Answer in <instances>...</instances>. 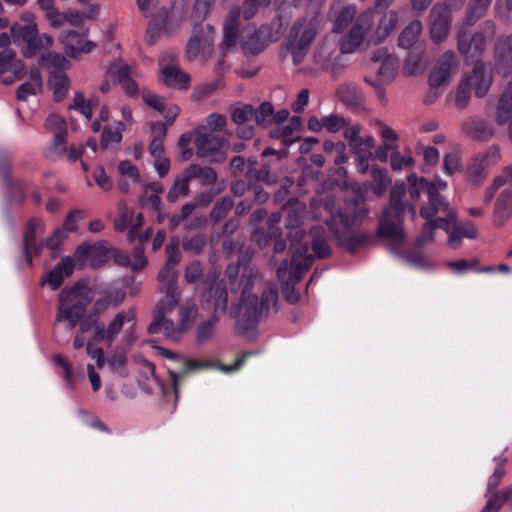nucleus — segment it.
Instances as JSON below:
<instances>
[{
    "label": "nucleus",
    "instance_id": "nucleus-56",
    "mask_svg": "<svg viewBox=\"0 0 512 512\" xmlns=\"http://www.w3.org/2000/svg\"><path fill=\"white\" fill-rule=\"evenodd\" d=\"M66 227L67 226H62V227L57 228L53 232V234L49 238H47V240L45 242V246L48 249L56 250L63 243V241L67 238V235L69 232L76 231L77 226H68V229Z\"/></svg>",
    "mask_w": 512,
    "mask_h": 512
},
{
    "label": "nucleus",
    "instance_id": "nucleus-54",
    "mask_svg": "<svg viewBox=\"0 0 512 512\" xmlns=\"http://www.w3.org/2000/svg\"><path fill=\"white\" fill-rule=\"evenodd\" d=\"M371 175L373 180L376 182V185L371 187L373 192L379 196L383 195L391 183V179L387 174V170L378 167H372Z\"/></svg>",
    "mask_w": 512,
    "mask_h": 512
},
{
    "label": "nucleus",
    "instance_id": "nucleus-34",
    "mask_svg": "<svg viewBox=\"0 0 512 512\" xmlns=\"http://www.w3.org/2000/svg\"><path fill=\"white\" fill-rule=\"evenodd\" d=\"M333 179H328L323 181L322 188L327 189L331 186H337L341 190H356L357 187H364L366 184H359L355 181H352L348 176V171L344 167L335 168L332 171Z\"/></svg>",
    "mask_w": 512,
    "mask_h": 512
},
{
    "label": "nucleus",
    "instance_id": "nucleus-10",
    "mask_svg": "<svg viewBox=\"0 0 512 512\" xmlns=\"http://www.w3.org/2000/svg\"><path fill=\"white\" fill-rule=\"evenodd\" d=\"M14 43L23 41L26 45L22 49V54L26 58L34 57L44 48H49L53 43V38L48 34L40 35L37 25H21L13 23L10 27Z\"/></svg>",
    "mask_w": 512,
    "mask_h": 512
},
{
    "label": "nucleus",
    "instance_id": "nucleus-59",
    "mask_svg": "<svg viewBox=\"0 0 512 512\" xmlns=\"http://www.w3.org/2000/svg\"><path fill=\"white\" fill-rule=\"evenodd\" d=\"M471 89L467 81L462 80L459 83L455 95V105L457 109L463 110L467 107L471 98Z\"/></svg>",
    "mask_w": 512,
    "mask_h": 512
},
{
    "label": "nucleus",
    "instance_id": "nucleus-9",
    "mask_svg": "<svg viewBox=\"0 0 512 512\" xmlns=\"http://www.w3.org/2000/svg\"><path fill=\"white\" fill-rule=\"evenodd\" d=\"M194 133L197 157L208 159L210 163H222L226 160V153L221 151L228 144L226 138L213 133L207 127H197Z\"/></svg>",
    "mask_w": 512,
    "mask_h": 512
},
{
    "label": "nucleus",
    "instance_id": "nucleus-38",
    "mask_svg": "<svg viewBox=\"0 0 512 512\" xmlns=\"http://www.w3.org/2000/svg\"><path fill=\"white\" fill-rule=\"evenodd\" d=\"M269 44L266 36L261 33V28L254 30L248 34L242 43V48L246 53L257 55L264 51Z\"/></svg>",
    "mask_w": 512,
    "mask_h": 512
},
{
    "label": "nucleus",
    "instance_id": "nucleus-58",
    "mask_svg": "<svg viewBox=\"0 0 512 512\" xmlns=\"http://www.w3.org/2000/svg\"><path fill=\"white\" fill-rule=\"evenodd\" d=\"M324 128L332 133H336L350 124V121L343 116L331 114L322 118Z\"/></svg>",
    "mask_w": 512,
    "mask_h": 512
},
{
    "label": "nucleus",
    "instance_id": "nucleus-37",
    "mask_svg": "<svg viewBox=\"0 0 512 512\" xmlns=\"http://www.w3.org/2000/svg\"><path fill=\"white\" fill-rule=\"evenodd\" d=\"M322 228L323 226H312L310 229L311 247L314 254L320 259L331 255V248L322 235Z\"/></svg>",
    "mask_w": 512,
    "mask_h": 512
},
{
    "label": "nucleus",
    "instance_id": "nucleus-57",
    "mask_svg": "<svg viewBox=\"0 0 512 512\" xmlns=\"http://www.w3.org/2000/svg\"><path fill=\"white\" fill-rule=\"evenodd\" d=\"M355 8L352 6L345 7L336 18L333 26V32L341 33L352 22L355 17Z\"/></svg>",
    "mask_w": 512,
    "mask_h": 512
},
{
    "label": "nucleus",
    "instance_id": "nucleus-39",
    "mask_svg": "<svg viewBox=\"0 0 512 512\" xmlns=\"http://www.w3.org/2000/svg\"><path fill=\"white\" fill-rule=\"evenodd\" d=\"M512 211V190H503L495 203L494 215L497 221L504 222L510 217Z\"/></svg>",
    "mask_w": 512,
    "mask_h": 512
},
{
    "label": "nucleus",
    "instance_id": "nucleus-6",
    "mask_svg": "<svg viewBox=\"0 0 512 512\" xmlns=\"http://www.w3.org/2000/svg\"><path fill=\"white\" fill-rule=\"evenodd\" d=\"M59 305L56 313V322H66V328L71 330L80 325L87 316L89 300L80 295V288H64L59 293Z\"/></svg>",
    "mask_w": 512,
    "mask_h": 512
},
{
    "label": "nucleus",
    "instance_id": "nucleus-42",
    "mask_svg": "<svg viewBox=\"0 0 512 512\" xmlns=\"http://www.w3.org/2000/svg\"><path fill=\"white\" fill-rule=\"evenodd\" d=\"M157 281L159 284L158 291L161 293L179 291L178 272L176 269L162 267L158 272Z\"/></svg>",
    "mask_w": 512,
    "mask_h": 512
},
{
    "label": "nucleus",
    "instance_id": "nucleus-25",
    "mask_svg": "<svg viewBox=\"0 0 512 512\" xmlns=\"http://www.w3.org/2000/svg\"><path fill=\"white\" fill-rule=\"evenodd\" d=\"M463 133L473 141L488 142L495 134V127L487 120L470 118L462 124Z\"/></svg>",
    "mask_w": 512,
    "mask_h": 512
},
{
    "label": "nucleus",
    "instance_id": "nucleus-30",
    "mask_svg": "<svg viewBox=\"0 0 512 512\" xmlns=\"http://www.w3.org/2000/svg\"><path fill=\"white\" fill-rule=\"evenodd\" d=\"M110 304L111 298L108 296L96 300L85 319L81 321V331L89 332L98 327L102 323L101 315L109 308Z\"/></svg>",
    "mask_w": 512,
    "mask_h": 512
},
{
    "label": "nucleus",
    "instance_id": "nucleus-40",
    "mask_svg": "<svg viewBox=\"0 0 512 512\" xmlns=\"http://www.w3.org/2000/svg\"><path fill=\"white\" fill-rule=\"evenodd\" d=\"M495 58L505 67L512 65V35L501 36L495 44Z\"/></svg>",
    "mask_w": 512,
    "mask_h": 512
},
{
    "label": "nucleus",
    "instance_id": "nucleus-23",
    "mask_svg": "<svg viewBox=\"0 0 512 512\" xmlns=\"http://www.w3.org/2000/svg\"><path fill=\"white\" fill-rule=\"evenodd\" d=\"M89 30L86 29L82 35L73 30L63 31L59 37L60 42L64 45V52L71 58H76L80 53H89L96 44L92 41L85 40Z\"/></svg>",
    "mask_w": 512,
    "mask_h": 512
},
{
    "label": "nucleus",
    "instance_id": "nucleus-31",
    "mask_svg": "<svg viewBox=\"0 0 512 512\" xmlns=\"http://www.w3.org/2000/svg\"><path fill=\"white\" fill-rule=\"evenodd\" d=\"M241 12L240 8H232L224 23L223 45L226 48L235 47L238 40Z\"/></svg>",
    "mask_w": 512,
    "mask_h": 512
},
{
    "label": "nucleus",
    "instance_id": "nucleus-16",
    "mask_svg": "<svg viewBox=\"0 0 512 512\" xmlns=\"http://www.w3.org/2000/svg\"><path fill=\"white\" fill-rule=\"evenodd\" d=\"M330 232L336 244L348 251L355 253L370 242V237L359 230L357 226H329Z\"/></svg>",
    "mask_w": 512,
    "mask_h": 512
},
{
    "label": "nucleus",
    "instance_id": "nucleus-21",
    "mask_svg": "<svg viewBox=\"0 0 512 512\" xmlns=\"http://www.w3.org/2000/svg\"><path fill=\"white\" fill-rule=\"evenodd\" d=\"M429 18L432 40L435 43L444 41L451 25L450 9L446 5L438 3L430 10Z\"/></svg>",
    "mask_w": 512,
    "mask_h": 512
},
{
    "label": "nucleus",
    "instance_id": "nucleus-52",
    "mask_svg": "<svg viewBox=\"0 0 512 512\" xmlns=\"http://www.w3.org/2000/svg\"><path fill=\"white\" fill-rule=\"evenodd\" d=\"M218 318L211 316L209 319L201 322L196 331V341L199 344H204L210 341L215 332V326L218 322Z\"/></svg>",
    "mask_w": 512,
    "mask_h": 512
},
{
    "label": "nucleus",
    "instance_id": "nucleus-46",
    "mask_svg": "<svg viewBox=\"0 0 512 512\" xmlns=\"http://www.w3.org/2000/svg\"><path fill=\"white\" fill-rule=\"evenodd\" d=\"M288 229L287 237L290 241V249L292 250V258L295 255V252L302 248V246H307V252L309 251V241L306 240V231L302 226H286Z\"/></svg>",
    "mask_w": 512,
    "mask_h": 512
},
{
    "label": "nucleus",
    "instance_id": "nucleus-55",
    "mask_svg": "<svg viewBox=\"0 0 512 512\" xmlns=\"http://www.w3.org/2000/svg\"><path fill=\"white\" fill-rule=\"evenodd\" d=\"M253 118L258 126L267 128L271 121L274 113V107L269 101H265L260 106L254 109Z\"/></svg>",
    "mask_w": 512,
    "mask_h": 512
},
{
    "label": "nucleus",
    "instance_id": "nucleus-36",
    "mask_svg": "<svg viewBox=\"0 0 512 512\" xmlns=\"http://www.w3.org/2000/svg\"><path fill=\"white\" fill-rule=\"evenodd\" d=\"M184 174L190 181L191 179H199L203 185L214 184L217 180V173L211 167H202L198 164H191L185 170Z\"/></svg>",
    "mask_w": 512,
    "mask_h": 512
},
{
    "label": "nucleus",
    "instance_id": "nucleus-33",
    "mask_svg": "<svg viewBox=\"0 0 512 512\" xmlns=\"http://www.w3.org/2000/svg\"><path fill=\"white\" fill-rule=\"evenodd\" d=\"M448 209V203L444 198L433 189L430 190L429 206L422 207L420 215L426 220V224H433V217L440 212H445Z\"/></svg>",
    "mask_w": 512,
    "mask_h": 512
},
{
    "label": "nucleus",
    "instance_id": "nucleus-26",
    "mask_svg": "<svg viewBox=\"0 0 512 512\" xmlns=\"http://www.w3.org/2000/svg\"><path fill=\"white\" fill-rule=\"evenodd\" d=\"M463 81H467L468 85L474 89L475 95L478 98L484 97L492 83V75L487 70L486 65L482 60H477L474 63L472 73Z\"/></svg>",
    "mask_w": 512,
    "mask_h": 512
},
{
    "label": "nucleus",
    "instance_id": "nucleus-11",
    "mask_svg": "<svg viewBox=\"0 0 512 512\" xmlns=\"http://www.w3.org/2000/svg\"><path fill=\"white\" fill-rule=\"evenodd\" d=\"M156 349L163 357L176 361L181 365L177 371L171 369L168 370L176 399L179 396V385L181 381L186 379V377L192 373L212 367V363L210 362L189 359L161 346H157Z\"/></svg>",
    "mask_w": 512,
    "mask_h": 512
},
{
    "label": "nucleus",
    "instance_id": "nucleus-27",
    "mask_svg": "<svg viewBox=\"0 0 512 512\" xmlns=\"http://www.w3.org/2000/svg\"><path fill=\"white\" fill-rule=\"evenodd\" d=\"M495 121L499 126H507L508 138L512 142V83L499 97Z\"/></svg>",
    "mask_w": 512,
    "mask_h": 512
},
{
    "label": "nucleus",
    "instance_id": "nucleus-64",
    "mask_svg": "<svg viewBox=\"0 0 512 512\" xmlns=\"http://www.w3.org/2000/svg\"><path fill=\"white\" fill-rule=\"evenodd\" d=\"M487 502L482 508L481 512H499L504 505L505 501L500 495L499 491L486 492Z\"/></svg>",
    "mask_w": 512,
    "mask_h": 512
},
{
    "label": "nucleus",
    "instance_id": "nucleus-35",
    "mask_svg": "<svg viewBox=\"0 0 512 512\" xmlns=\"http://www.w3.org/2000/svg\"><path fill=\"white\" fill-rule=\"evenodd\" d=\"M161 73L162 80L167 86L186 88L189 84V75L180 70L178 66H167L162 69Z\"/></svg>",
    "mask_w": 512,
    "mask_h": 512
},
{
    "label": "nucleus",
    "instance_id": "nucleus-50",
    "mask_svg": "<svg viewBox=\"0 0 512 512\" xmlns=\"http://www.w3.org/2000/svg\"><path fill=\"white\" fill-rule=\"evenodd\" d=\"M107 363L112 372L118 374L122 378L128 376V370L126 368L127 356L126 354L116 349L114 353L107 358Z\"/></svg>",
    "mask_w": 512,
    "mask_h": 512
},
{
    "label": "nucleus",
    "instance_id": "nucleus-49",
    "mask_svg": "<svg viewBox=\"0 0 512 512\" xmlns=\"http://www.w3.org/2000/svg\"><path fill=\"white\" fill-rule=\"evenodd\" d=\"M188 194L189 180L183 172L181 176L175 178L172 187L167 193V200L171 203H174L180 196H186Z\"/></svg>",
    "mask_w": 512,
    "mask_h": 512
},
{
    "label": "nucleus",
    "instance_id": "nucleus-61",
    "mask_svg": "<svg viewBox=\"0 0 512 512\" xmlns=\"http://www.w3.org/2000/svg\"><path fill=\"white\" fill-rule=\"evenodd\" d=\"M166 254L167 259L163 267L168 269H176V266L180 263L182 257L178 242L171 241L166 246Z\"/></svg>",
    "mask_w": 512,
    "mask_h": 512
},
{
    "label": "nucleus",
    "instance_id": "nucleus-17",
    "mask_svg": "<svg viewBox=\"0 0 512 512\" xmlns=\"http://www.w3.org/2000/svg\"><path fill=\"white\" fill-rule=\"evenodd\" d=\"M373 25V13L371 11L361 14L349 33L343 38L340 50L342 53H353L365 41L367 32Z\"/></svg>",
    "mask_w": 512,
    "mask_h": 512
},
{
    "label": "nucleus",
    "instance_id": "nucleus-43",
    "mask_svg": "<svg viewBox=\"0 0 512 512\" xmlns=\"http://www.w3.org/2000/svg\"><path fill=\"white\" fill-rule=\"evenodd\" d=\"M305 212V204L298 200H290L282 207L287 224H302Z\"/></svg>",
    "mask_w": 512,
    "mask_h": 512
},
{
    "label": "nucleus",
    "instance_id": "nucleus-62",
    "mask_svg": "<svg viewBox=\"0 0 512 512\" xmlns=\"http://www.w3.org/2000/svg\"><path fill=\"white\" fill-rule=\"evenodd\" d=\"M233 200L229 197L218 199L212 210V218L215 221L223 219L233 207Z\"/></svg>",
    "mask_w": 512,
    "mask_h": 512
},
{
    "label": "nucleus",
    "instance_id": "nucleus-13",
    "mask_svg": "<svg viewBox=\"0 0 512 512\" xmlns=\"http://www.w3.org/2000/svg\"><path fill=\"white\" fill-rule=\"evenodd\" d=\"M200 305L203 309L212 308L213 317L225 314L228 305V291L222 283H216L215 276H208L205 288L200 292Z\"/></svg>",
    "mask_w": 512,
    "mask_h": 512
},
{
    "label": "nucleus",
    "instance_id": "nucleus-12",
    "mask_svg": "<svg viewBox=\"0 0 512 512\" xmlns=\"http://www.w3.org/2000/svg\"><path fill=\"white\" fill-rule=\"evenodd\" d=\"M111 251V245L105 240L94 243L83 242L77 247L73 260L79 268L86 265L91 268H99L108 262Z\"/></svg>",
    "mask_w": 512,
    "mask_h": 512
},
{
    "label": "nucleus",
    "instance_id": "nucleus-45",
    "mask_svg": "<svg viewBox=\"0 0 512 512\" xmlns=\"http://www.w3.org/2000/svg\"><path fill=\"white\" fill-rule=\"evenodd\" d=\"M281 234L280 226H259L253 233V239L260 248H265Z\"/></svg>",
    "mask_w": 512,
    "mask_h": 512
},
{
    "label": "nucleus",
    "instance_id": "nucleus-63",
    "mask_svg": "<svg viewBox=\"0 0 512 512\" xmlns=\"http://www.w3.org/2000/svg\"><path fill=\"white\" fill-rule=\"evenodd\" d=\"M53 142H52V152L56 154L58 157H62L67 153V137L68 131L67 129L60 130L56 133H53Z\"/></svg>",
    "mask_w": 512,
    "mask_h": 512
},
{
    "label": "nucleus",
    "instance_id": "nucleus-19",
    "mask_svg": "<svg viewBox=\"0 0 512 512\" xmlns=\"http://www.w3.org/2000/svg\"><path fill=\"white\" fill-rule=\"evenodd\" d=\"M136 317V311L133 308L119 311L107 326L102 322L93 331L96 333L97 339H102L104 343L111 346L117 336L123 329L125 322H131Z\"/></svg>",
    "mask_w": 512,
    "mask_h": 512
},
{
    "label": "nucleus",
    "instance_id": "nucleus-1",
    "mask_svg": "<svg viewBox=\"0 0 512 512\" xmlns=\"http://www.w3.org/2000/svg\"><path fill=\"white\" fill-rule=\"evenodd\" d=\"M225 274L229 279V288L232 293L240 292L238 304H232L230 314L237 318V327L241 333L254 329L259 321L268 316L270 309L278 311V286L269 282L264 286L260 299L253 294L254 287L259 284L262 277L254 266H245L238 278V266L228 265Z\"/></svg>",
    "mask_w": 512,
    "mask_h": 512
},
{
    "label": "nucleus",
    "instance_id": "nucleus-32",
    "mask_svg": "<svg viewBox=\"0 0 512 512\" xmlns=\"http://www.w3.org/2000/svg\"><path fill=\"white\" fill-rule=\"evenodd\" d=\"M48 86L53 91L54 100L61 102L66 97L70 87V79L63 71L54 70L50 73Z\"/></svg>",
    "mask_w": 512,
    "mask_h": 512
},
{
    "label": "nucleus",
    "instance_id": "nucleus-47",
    "mask_svg": "<svg viewBox=\"0 0 512 512\" xmlns=\"http://www.w3.org/2000/svg\"><path fill=\"white\" fill-rule=\"evenodd\" d=\"M398 22V14L395 11H388L386 12L378 25L377 31H376V39L375 43L381 42L383 39H385L390 32L395 28L396 24Z\"/></svg>",
    "mask_w": 512,
    "mask_h": 512
},
{
    "label": "nucleus",
    "instance_id": "nucleus-48",
    "mask_svg": "<svg viewBox=\"0 0 512 512\" xmlns=\"http://www.w3.org/2000/svg\"><path fill=\"white\" fill-rule=\"evenodd\" d=\"M260 28L261 33L266 36L269 43L278 41L285 31V26L281 16H277L269 24L262 25Z\"/></svg>",
    "mask_w": 512,
    "mask_h": 512
},
{
    "label": "nucleus",
    "instance_id": "nucleus-7",
    "mask_svg": "<svg viewBox=\"0 0 512 512\" xmlns=\"http://www.w3.org/2000/svg\"><path fill=\"white\" fill-rule=\"evenodd\" d=\"M368 185L357 187L344 196V207L338 209L340 224H356L370 220V209L366 203Z\"/></svg>",
    "mask_w": 512,
    "mask_h": 512
},
{
    "label": "nucleus",
    "instance_id": "nucleus-28",
    "mask_svg": "<svg viewBox=\"0 0 512 512\" xmlns=\"http://www.w3.org/2000/svg\"><path fill=\"white\" fill-rule=\"evenodd\" d=\"M164 293L165 296L159 301L155 308L153 320L149 324L147 332L156 331V327L158 323L161 321L162 317L165 316L167 313L171 312L177 306L180 300V291H169Z\"/></svg>",
    "mask_w": 512,
    "mask_h": 512
},
{
    "label": "nucleus",
    "instance_id": "nucleus-14",
    "mask_svg": "<svg viewBox=\"0 0 512 512\" xmlns=\"http://www.w3.org/2000/svg\"><path fill=\"white\" fill-rule=\"evenodd\" d=\"M434 228H443L449 235V245L456 249L460 246L463 237L468 239H475L478 235V230L475 226H426L422 233L417 237L415 246L417 248L424 247L434 239Z\"/></svg>",
    "mask_w": 512,
    "mask_h": 512
},
{
    "label": "nucleus",
    "instance_id": "nucleus-3",
    "mask_svg": "<svg viewBox=\"0 0 512 512\" xmlns=\"http://www.w3.org/2000/svg\"><path fill=\"white\" fill-rule=\"evenodd\" d=\"M288 154L287 148L275 150L267 147L262 151L260 160L256 157L247 158L245 179L249 182H261L266 185L276 184L281 175V163L288 157Z\"/></svg>",
    "mask_w": 512,
    "mask_h": 512
},
{
    "label": "nucleus",
    "instance_id": "nucleus-15",
    "mask_svg": "<svg viewBox=\"0 0 512 512\" xmlns=\"http://www.w3.org/2000/svg\"><path fill=\"white\" fill-rule=\"evenodd\" d=\"M377 235L387 241V248L395 255L402 256L413 266L424 265V258L420 254L403 255L402 248L406 240V232L403 226H378Z\"/></svg>",
    "mask_w": 512,
    "mask_h": 512
},
{
    "label": "nucleus",
    "instance_id": "nucleus-5",
    "mask_svg": "<svg viewBox=\"0 0 512 512\" xmlns=\"http://www.w3.org/2000/svg\"><path fill=\"white\" fill-rule=\"evenodd\" d=\"M319 12L315 11L311 16H303L296 20L288 35V45L293 60L296 64L302 62L313 42L318 26Z\"/></svg>",
    "mask_w": 512,
    "mask_h": 512
},
{
    "label": "nucleus",
    "instance_id": "nucleus-2",
    "mask_svg": "<svg viewBox=\"0 0 512 512\" xmlns=\"http://www.w3.org/2000/svg\"><path fill=\"white\" fill-rule=\"evenodd\" d=\"M117 231H126V241L131 248V256L125 250L112 249L110 253L115 264L120 267H129L133 272L142 271L148 263L144 252L146 244L152 238L151 227L144 229V226H117Z\"/></svg>",
    "mask_w": 512,
    "mask_h": 512
},
{
    "label": "nucleus",
    "instance_id": "nucleus-18",
    "mask_svg": "<svg viewBox=\"0 0 512 512\" xmlns=\"http://www.w3.org/2000/svg\"><path fill=\"white\" fill-rule=\"evenodd\" d=\"M213 36V26L209 24H207L206 26H203L201 24L195 25L192 30V35L186 45L187 59L189 61H193L194 59H196L201 49L203 50V53H210L213 47Z\"/></svg>",
    "mask_w": 512,
    "mask_h": 512
},
{
    "label": "nucleus",
    "instance_id": "nucleus-60",
    "mask_svg": "<svg viewBox=\"0 0 512 512\" xmlns=\"http://www.w3.org/2000/svg\"><path fill=\"white\" fill-rule=\"evenodd\" d=\"M40 63H49L55 68V70H61L69 67V61L63 55L54 51L43 53L40 57Z\"/></svg>",
    "mask_w": 512,
    "mask_h": 512
},
{
    "label": "nucleus",
    "instance_id": "nucleus-51",
    "mask_svg": "<svg viewBox=\"0 0 512 512\" xmlns=\"http://www.w3.org/2000/svg\"><path fill=\"white\" fill-rule=\"evenodd\" d=\"M231 120L237 125H243L253 118L254 108L251 104L232 105L229 108Z\"/></svg>",
    "mask_w": 512,
    "mask_h": 512
},
{
    "label": "nucleus",
    "instance_id": "nucleus-29",
    "mask_svg": "<svg viewBox=\"0 0 512 512\" xmlns=\"http://www.w3.org/2000/svg\"><path fill=\"white\" fill-rule=\"evenodd\" d=\"M74 271V260L70 257H63L61 261L49 271L43 283H47L53 290L58 289L65 277L70 276Z\"/></svg>",
    "mask_w": 512,
    "mask_h": 512
},
{
    "label": "nucleus",
    "instance_id": "nucleus-22",
    "mask_svg": "<svg viewBox=\"0 0 512 512\" xmlns=\"http://www.w3.org/2000/svg\"><path fill=\"white\" fill-rule=\"evenodd\" d=\"M486 48V37L481 31L470 36L466 28H461L457 33V49L460 54L468 57L481 55Z\"/></svg>",
    "mask_w": 512,
    "mask_h": 512
},
{
    "label": "nucleus",
    "instance_id": "nucleus-41",
    "mask_svg": "<svg viewBox=\"0 0 512 512\" xmlns=\"http://www.w3.org/2000/svg\"><path fill=\"white\" fill-rule=\"evenodd\" d=\"M487 167L488 163L483 161L482 156L474 155L466 171L469 182L473 185H480L486 178L484 172Z\"/></svg>",
    "mask_w": 512,
    "mask_h": 512
},
{
    "label": "nucleus",
    "instance_id": "nucleus-4",
    "mask_svg": "<svg viewBox=\"0 0 512 512\" xmlns=\"http://www.w3.org/2000/svg\"><path fill=\"white\" fill-rule=\"evenodd\" d=\"M313 256L307 254V246H302L290 264L283 260L277 268V277L282 283V294L287 302L294 304L299 300V293L295 289V284L301 279L302 273L308 270L313 263Z\"/></svg>",
    "mask_w": 512,
    "mask_h": 512
},
{
    "label": "nucleus",
    "instance_id": "nucleus-20",
    "mask_svg": "<svg viewBox=\"0 0 512 512\" xmlns=\"http://www.w3.org/2000/svg\"><path fill=\"white\" fill-rule=\"evenodd\" d=\"M323 189H317L316 195L310 200L311 220H322L321 209L327 213L329 218L324 219V224H336L338 219V210H335L336 196L333 194L323 195Z\"/></svg>",
    "mask_w": 512,
    "mask_h": 512
},
{
    "label": "nucleus",
    "instance_id": "nucleus-24",
    "mask_svg": "<svg viewBox=\"0 0 512 512\" xmlns=\"http://www.w3.org/2000/svg\"><path fill=\"white\" fill-rule=\"evenodd\" d=\"M457 58L453 51L445 52L438 65L431 71L429 75V84L432 88H437L448 83L452 74L457 67Z\"/></svg>",
    "mask_w": 512,
    "mask_h": 512
},
{
    "label": "nucleus",
    "instance_id": "nucleus-8",
    "mask_svg": "<svg viewBox=\"0 0 512 512\" xmlns=\"http://www.w3.org/2000/svg\"><path fill=\"white\" fill-rule=\"evenodd\" d=\"M406 194L405 184L395 183L390 190L389 205L384 209L379 224H402L405 221H414L416 212L414 206L404 203L402 198Z\"/></svg>",
    "mask_w": 512,
    "mask_h": 512
},
{
    "label": "nucleus",
    "instance_id": "nucleus-53",
    "mask_svg": "<svg viewBox=\"0 0 512 512\" xmlns=\"http://www.w3.org/2000/svg\"><path fill=\"white\" fill-rule=\"evenodd\" d=\"M490 2L480 0H472L467 7L466 24L467 26L474 25L486 12L490 6Z\"/></svg>",
    "mask_w": 512,
    "mask_h": 512
},
{
    "label": "nucleus",
    "instance_id": "nucleus-44",
    "mask_svg": "<svg viewBox=\"0 0 512 512\" xmlns=\"http://www.w3.org/2000/svg\"><path fill=\"white\" fill-rule=\"evenodd\" d=\"M422 32V23L420 20H413L401 32L398 38V44L404 49L411 48L417 41Z\"/></svg>",
    "mask_w": 512,
    "mask_h": 512
}]
</instances>
